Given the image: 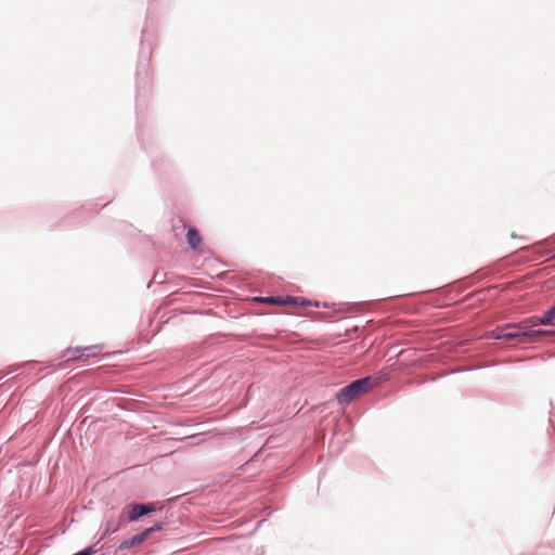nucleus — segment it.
Instances as JSON below:
<instances>
[{
	"label": "nucleus",
	"instance_id": "obj_1",
	"mask_svg": "<svg viewBox=\"0 0 555 555\" xmlns=\"http://www.w3.org/2000/svg\"><path fill=\"white\" fill-rule=\"evenodd\" d=\"M542 317H532L518 323H509L504 326L496 327L491 333V337L495 339H517L527 338L529 341H538L540 337L550 334L547 331L534 330L541 324Z\"/></svg>",
	"mask_w": 555,
	"mask_h": 555
},
{
	"label": "nucleus",
	"instance_id": "obj_2",
	"mask_svg": "<svg viewBox=\"0 0 555 555\" xmlns=\"http://www.w3.org/2000/svg\"><path fill=\"white\" fill-rule=\"evenodd\" d=\"M372 387V380L370 377L357 379L348 386L341 388L336 393V399L339 403H349L352 400L359 398L365 393Z\"/></svg>",
	"mask_w": 555,
	"mask_h": 555
},
{
	"label": "nucleus",
	"instance_id": "obj_3",
	"mask_svg": "<svg viewBox=\"0 0 555 555\" xmlns=\"http://www.w3.org/2000/svg\"><path fill=\"white\" fill-rule=\"evenodd\" d=\"M160 529H162V525L160 524H158V525H156L154 527L147 528L143 532L133 535L131 539L125 540L124 542H121L119 547L121 550H127V548H131V547H133L135 545H139L143 541H145L152 532L160 530Z\"/></svg>",
	"mask_w": 555,
	"mask_h": 555
},
{
	"label": "nucleus",
	"instance_id": "obj_4",
	"mask_svg": "<svg viewBox=\"0 0 555 555\" xmlns=\"http://www.w3.org/2000/svg\"><path fill=\"white\" fill-rule=\"evenodd\" d=\"M155 507L152 504L145 505V504H134L131 506L128 518L130 521L138 520L141 516L146 515L151 512H154Z\"/></svg>",
	"mask_w": 555,
	"mask_h": 555
},
{
	"label": "nucleus",
	"instance_id": "obj_5",
	"mask_svg": "<svg viewBox=\"0 0 555 555\" xmlns=\"http://www.w3.org/2000/svg\"><path fill=\"white\" fill-rule=\"evenodd\" d=\"M261 300L269 302V304H274V305H297V304H300L302 306L305 305V300H302L300 298H294V297H287V298L267 297V298H262Z\"/></svg>",
	"mask_w": 555,
	"mask_h": 555
},
{
	"label": "nucleus",
	"instance_id": "obj_6",
	"mask_svg": "<svg viewBox=\"0 0 555 555\" xmlns=\"http://www.w3.org/2000/svg\"><path fill=\"white\" fill-rule=\"evenodd\" d=\"M93 347H85V348H77L74 351L68 350L72 354L68 356V360H81L85 357L88 358L90 356H95L96 352L93 351Z\"/></svg>",
	"mask_w": 555,
	"mask_h": 555
},
{
	"label": "nucleus",
	"instance_id": "obj_7",
	"mask_svg": "<svg viewBox=\"0 0 555 555\" xmlns=\"http://www.w3.org/2000/svg\"><path fill=\"white\" fill-rule=\"evenodd\" d=\"M188 243L193 249H197L201 245L202 237L195 228H190L186 234Z\"/></svg>",
	"mask_w": 555,
	"mask_h": 555
},
{
	"label": "nucleus",
	"instance_id": "obj_8",
	"mask_svg": "<svg viewBox=\"0 0 555 555\" xmlns=\"http://www.w3.org/2000/svg\"><path fill=\"white\" fill-rule=\"evenodd\" d=\"M121 527V519L111 518L105 522L103 535H109L117 532Z\"/></svg>",
	"mask_w": 555,
	"mask_h": 555
},
{
	"label": "nucleus",
	"instance_id": "obj_9",
	"mask_svg": "<svg viewBox=\"0 0 555 555\" xmlns=\"http://www.w3.org/2000/svg\"><path fill=\"white\" fill-rule=\"evenodd\" d=\"M542 325L553 324L555 325V305L551 307L543 315L541 320Z\"/></svg>",
	"mask_w": 555,
	"mask_h": 555
},
{
	"label": "nucleus",
	"instance_id": "obj_10",
	"mask_svg": "<svg viewBox=\"0 0 555 555\" xmlns=\"http://www.w3.org/2000/svg\"><path fill=\"white\" fill-rule=\"evenodd\" d=\"M94 553H95L94 547L90 546V547H87V548H85V550H82V551H80V552H78V553H76L74 555H93Z\"/></svg>",
	"mask_w": 555,
	"mask_h": 555
}]
</instances>
